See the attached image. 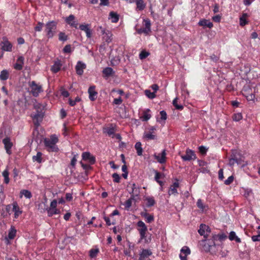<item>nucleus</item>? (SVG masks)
Returning <instances> with one entry per match:
<instances>
[{"label":"nucleus","mask_w":260,"mask_h":260,"mask_svg":"<svg viewBox=\"0 0 260 260\" xmlns=\"http://www.w3.org/2000/svg\"><path fill=\"white\" fill-rule=\"evenodd\" d=\"M181 157L184 161H190L196 158L194 152L189 149H187L186 150V154L184 155H181Z\"/></svg>","instance_id":"1a4fd4ad"},{"label":"nucleus","mask_w":260,"mask_h":260,"mask_svg":"<svg viewBox=\"0 0 260 260\" xmlns=\"http://www.w3.org/2000/svg\"><path fill=\"white\" fill-rule=\"evenodd\" d=\"M144 137L147 140H154L155 138V135L152 134V132H149L145 133Z\"/></svg>","instance_id":"a19ab883"},{"label":"nucleus","mask_w":260,"mask_h":260,"mask_svg":"<svg viewBox=\"0 0 260 260\" xmlns=\"http://www.w3.org/2000/svg\"><path fill=\"white\" fill-rule=\"evenodd\" d=\"M137 5V9L139 11L144 10L146 7V4L143 0H135Z\"/></svg>","instance_id":"c85d7f7f"},{"label":"nucleus","mask_w":260,"mask_h":260,"mask_svg":"<svg viewBox=\"0 0 260 260\" xmlns=\"http://www.w3.org/2000/svg\"><path fill=\"white\" fill-rule=\"evenodd\" d=\"M143 216L146 219V221L148 223H151L154 220V217L153 215H149L147 213H144Z\"/></svg>","instance_id":"49530a36"},{"label":"nucleus","mask_w":260,"mask_h":260,"mask_svg":"<svg viewBox=\"0 0 260 260\" xmlns=\"http://www.w3.org/2000/svg\"><path fill=\"white\" fill-rule=\"evenodd\" d=\"M57 22L54 21L48 22L45 25V31L48 38H52L55 35Z\"/></svg>","instance_id":"f03ea898"},{"label":"nucleus","mask_w":260,"mask_h":260,"mask_svg":"<svg viewBox=\"0 0 260 260\" xmlns=\"http://www.w3.org/2000/svg\"><path fill=\"white\" fill-rule=\"evenodd\" d=\"M236 163L239 164L238 160L236 158H231L229 160V165L230 166H233Z\"/></svg>","instance_id":"6e6d98bb"},{"label":"nucleus","mask_w":260,"mask_h":260,"mask_svg":"<svg viewBox=\"0 0 260 260\" xmlns=\"http://www.w3.org/2000/svg\"><path fill=\"white\" fill-rule=\"evenodd\" d=\"M199 149L200 152L203 154H205L207 150V149L205 146H200Z\"/></svg>","instance_id":"e2e57ef3"},{"label":"nucleus","mask_w":260,"mask_h":260,"mask_svg":"<svg viewBox=\"0 0 260 260\" xmlns=\"http://www.w3.org/2000/svg\"><path fill=\"white\" fill-rule=\"evenodd\" d=\"M128 188L129 189V193L132 194L131 197L135 198V197L139 196L140 193V188L135 183L129 184L128 186Z\"/></svg>","instance_id":"9d476101"},{"label":"nucleus","mask_w":260,"mask_h":260,"mask_svg":"<svg viewBox=\"0 0 260 260\" xmlns=\"http://www.w3.org/2000/svg\"><path fill=\"white\" fill-rule=\"evenodd\" d=\"M146 232L147 231H142V232H139L140 234V240L139 242H140L143 240H144V242L145 243H149L150 242L151 240V236H150L149 237H147L146 236Z\"/></svg>","instance_id":"393cba45"},{"label":"nucleus","mask_w":260,"mask_h":260,"mask_svg":"<svg viewBox=\"0 0 260 260\" xmlns=\"http://www.w3.org/2000/svg\"><path fill=\"white\" fill-rule=\"evenodd\" d=\"M160 114L161 115V119L166 120L167 116V113L165 111H161L160 112Z\"/></svg>","instance_id":"69168bd1"},{"label":"nucleus","mask_w":260,"mask_h":260,"mask_svg":"<svg viewBox=\"0 0 260 260\" xmlns=\"http://www.w3.org/2000/svg\"><path fill=\"white\" fill-rule=\"evenodd\" d=\"M58 141V138L55 135H52L50 138L45 139L44 144L49 151L56 152L58 150L56 145Z\"/></svg>","instance_id":"f257e3e1"},{"label":"nucleus","mask_w":260,"mask_h":260,"mask_svg":"<svg viewBox=\"0 0 260 260\" xmlns=\"http://www.w3.org/2000/svg\"><path fill=\"white\" fill-rule=\"evenodd\" d=\"M81 101V99L79 97H76L75 99V100H73L71 99H69V104L70 105V106H74L76 105V104L77 103V102H79Z\"/></svg>","instance_id":"8fccbe9b"},{"label":"nucleus","mask_w":260,"mask_h":260,"mask_svg":"<svg viewBox=\"0 0 260 260\" xmlns=\"http://www.w3.org/2000/svg\"><path fill=\"white\" fill-rule=\"evenodd\" d=\"M198 232L200 235L204 236L205 241L208 236V234L210 233V229L208 225L204 224H201L200 226Z\"/></svg>","instance_id":"0eeeda50"},{"label":"nucleus","mask_w":260,"mask_h":260,"mask_svg":"<svg viewBox=\"0 0 260 260\" xmlns=\"http://www.w3.org/2000/svg\"><path fill=\"white\" fill-rule=\"evenodd\" d=\"M150 110L147 109L143 113V115L142 117V119L143 121H146L148 120L151 117V114H149Z\"/></svg>","instance_id":"4c0bfd02"},{"label":"nucleus","mask_w":260,"mask_h":260,"mask_svg":"<svg viewBox=\"0 0 260 260\" xmlns=\"http://www.w3.org/2000/svg\"><path fill=\"white\" fill-rule=\"evenodd\" d=\"M135 200V198L134 197H131L129 199L126 200L124 204H123L125 208L128 210L130 207L132 206L133 202Z\"/></svg>","instance_id":"c756f323"},{"label":"nucleus","mask_w":260,"mask_h":260,"mask_svg":"<svg viewBox=\"0 0 260 260\" xmlns=\"http://www.w3.org/2000/svg\"><path fill=\"white\" fill-rule=\"evenodd\" d=\"M28 86L30 93L35 97H37L43 91L42 85L37 83L35 81H29Z\"/></svg>","instance_id":"7ed1b4c3"},{"label":"nucleus","mask_w":260,"mask_h":260,"mask_svg":"<svg viewBox=\"0 0 260 260\" xmlns=\"http://www.w3.org/2000/svg\"><path fill=\"white\" fill-rule=\"evenodd\" d=\"M89 26V24H81L79 26V28L85 32L86 37L88 38H90L91 37V31Z\"/></svg>","instance_id":"5701e85b"},{"label":"nucleus","mask_w":260,"mask_h":260,"mask_svg":"<svg viewBox=\"0 0 260 260\" xmlns=\"http://www.w3.org/2000/svg\"><path fill=\"white\" fill-rule=\"evenodd\" d=\"M99 252L98 249H92L89 251V255L91 257H95Z\"/></svg>","instance_id":"09e8293b"},{"label":"nucleus","mask_w":260,"mask_h":260,"mask_svg":"<svg viewBox=\"0 0 260 260\" xmlns=\"http://www.w3.org/2000/svg\"><path fill=\"white\" fill-rule=\"evenodd\" d=\"M80 164L81 165L82 167L83 168L84 170L85 171H88L91 169V167L90 165L87 164H84L82 162H80Z\"/></svg>","instance_id":"0e129e2a"},{"label":"nucleus","mask_w":260,"mask_h":260,"mask_svg":"<svg viewBox=\"0 0 260 260\" xmlns=\"http://www.w3.org/2000/svg\"><path fill=\"white\" fill-rule=\"evenodd\" d=\"M3 142L5 145V148L6 150L7 153L10 154L11 153V149L12 146V143L11 142L10 139L8 138H5L3 139Z\"/></svg>","instance_id":"6ab92c4d"},{"label":"nucleus","mask_w":260,"mask_h":260,"mask_svg":"<svg viewBox=\"0 0 260 260\" xmlns=\"http://www.w3.org/2000/svg\"><path fill=\"white\" fill-rule=\"evenodd\" d=\"M152 254L150 249H143L140 253L139 260H146L149 256Z\"/></svg>","instance_id":"a211bd4d"},{"label":"nucleus","mask_w":260,"mask_h":260,"mask_svg":"<svg viewBox=\"0 0 260 260\" xmlns=\"http://www.w3.org/2000/svg\"><path fill=\"white\" fill-rule=\"evenodd\" d=\"M197 205L198 206V207L202 210V211H204L205 209V205L204 204V203H203L202 202V200L201 199H198V201H197Z\"/></svg>","instance_id":"a18cd8bd"},{"label":"nucleus","mask_w":260,"mask_h":260,"mask_svg":"<svg viewBox=\"0 0 260 260\" xmlns=\"http://www.w3.org/2000/svg\"><path fill=\"white\" fill-rule=\"evenodd\" d=\"M6 210L7 212L10 214L11 211H12V204H9L6 206Z\"/></svg>","instance_id":"338daca9"},{"label":"nucleus","mask_w":260,"mask_h":260,"mask_svg":"<svg viewBox=\"0 0 260 260\" xmlns=\"http://www.w3.org/2000/svg\"><path fill=\"white\" fill-rule=\"evenodd\" d=\"M226 238V236L224 234L215 235L213 236L214 240H217L218 239L220 241H222Z\"/></svg>","instance_id":"c03bdc74"},{"label":"nucleus","mask_w":260,"mask_h":260,"mask_svg":"<svg viewBox=\"0 0 260 260\" xmlns=\"http://www.w3.org/2000/svg\"><path fill=\"white\" fill-rule=\"evenodd\" d=\"M178 98H176L173 101V105L175 107V108L177 110H181L183 109V106L181 105L178 104Z\"/></svg>","instance_id":"37998d69"},{"label":"nucleus","mask_w":260,"mask_h":260,"mask_svg":"<svg viewBox=\"0 0 260 260\" xmlns=\"http://www.w3.org/2000/svg\"><path fill=\"white\" fill-rule=\"evenodd\" d=\"M166 152L165 150H164L160 153L154 154V157L160 164H164L166 162Z\"/></svg>","instance_id":"2eb2a0df"},{"label":"nucleus","mask_w":260,"mask_h":260,"mask_svg":"<svg viewBox=\"0 0 260 260\" xmlns=\"http://www.w3.org/2000/svg\"><path fill=\"white\" fill-rule=\"evenodd\" d=\"M141 142H137L135 144V147L137 150L138 155L141 156L142 155L143 149L142 148Z\"/></svg>","instance_id":"72a5a7b5"},{"label":"nucleus","mask_w":260,"mask_h":260,"mask_svg":"<svg viewBox=\"0 0 260 260\" xmlns=\"http://www.w3.org/2000/svg\"><path fill=\"white\" fill-rule=\"evenodd\" d=\"M57 201L53 200L50 203V206L45 209L47 212L49 217H51L55 214H59L60 213L59 209L57 208Z\"/></svg>","instance_id":"39448f33"},{"label":"nucleus","mask_w":260,"mask_h":260,"mask_svg":"<svg viewBox=\"0 0 260 260\" xmlns=\"http://www.w3.org/2000/svg\"><path fill=\"white\" fill-rule=\"evenodd\" d=\"M62 66L60 60H57L54 61L53 65L51 67V70L52 72L56 73H57Z\"/></svg>","instance_id":"b1692460"},{"label":"nucleus","mask_w":260,"mask_h":260,"mask_svg":"<svg viewBox=\"0 0 260 260\" xmlns=\"http://www.w3.org/2000/svg\"><path fill=\"white\" fill-rule=\"evenodd\" d=\"M233 120L235 121H238L242 119V115L240 113L235 114L233 116Z\"/></svg>","instance_id":"603ef678"},{"label":"nucleus","mask_w":260,"mask_h":260,"mask_svg":"<svg viewBox=\"0 0 260 260\" xmlns=\"http://www.w3.org/2000/svg\"><path fill=\"white\" fill-rule=\"evenodd\" d=\"M229 238L231 241L235 240L237 243L241 242V239L236 236L235 232L233 231L230 232Z\"/></svg>","instance_id":"473e14b6"},{"label":"nucleus","mask_w":260,"mask_h":260,"mask_svg":"<svg viewBox=\"0 0 260 260\" xmlns=\"http://www.w3.org/2000/svg\"><path fill=\"white\" fill-rule=\"evenodd\" d=\"M198 24L200 26H202L203 27H207L209 28H212L213 25V23L211 22H210L209 20H206V19L201 20L199 22Z\"/></svg>","instance_id":"bb28decb"},{"label":"nucleus","mask_w":260,"mask_h":260,"mask_svg":"<svg viewBox=\"0 0 260 260\" xmlns=\"http://www.w3.org/2000/svg\"><path fill=\"white\" fill-rule=\"evenodd\" d=\"M2 49L4 51H11L12 48V44L8 40L6 37L3 38V41L1 43Z\"/></svg>","instance_id":"6e6552de"},{"label":"nucleus","mask_w":260,"mask_h":260,"mask_svg":"<svg viewBox=\"0 0 260 260\" xmlns=\"http://www.w3.org/2000/svg\"><path fill=\"white\" fill-rule=\"evenodd\" d=\"M82 159L88 161L90 165H93L95 162V158L88 152H84L82 154Z\"/></svg>","instance_id":"f8f14e48"},{"label":"nucleus","mask_w":260,"mask_h":260,"mask_svg":"<svg viewBox=\"0 0 260 260\" xmlns=\"http://www.w3.org/2000/svg\"><path fill=\"white\" fill-rule=\"evenodd\" d=\"M112 177L113 178V181L114 182L119 183L120 182V177L117 173H114L112 175Z\"/></svg>","instance_id":"5fc2aeb1"},{"label":"nucleus","mask_w":260,"mask_h":260,"mask_svg":"<svg viewBox=\"0 0 260 260\" xmlns=\"http://www.w3.org/2000/svg\"><path fill=\"white\" fill-rule=\"evenodd\" d=\"M9 73L7 70H4L1 71L0 74V79L2 80H6L8 79Z\"/></svg>","instance_id":"c9c22d12"},{"label":"nucleus","mask_w":260,"mask_h":260,"mask_svg":"<svg viewBox=\"0 0 260 260\" xmlns=\"http://www.w3.org/2000/svg\"><path fill=\"white\" fill-rule=\"evenodd\" d=\"M22 196H24L27 199H30L32 197L30 191L26 189L22 190L20 191V198H22Z\"/></svg>","instance_id":"e433bc0d"},{"label":"nucleus","mask_w":260,"mask_h":260,"mask_svg":"<svg viewBox=\"0 0 260 260\" xmlns=\"http://www.w3.org/2000/svg\"><path fill=\"white\" fill-rule=\"evenodd\" d=\"M3 177H4V182L6 184H8L10 180L9 178V173L8 170L6 169L2 173Z\"/></svg>","instance_id":"58836bf2"},{"label":"nucleus","mask_w":260,"mask_h":260,"mask_svg":"<svg viewBox=\"0 0 260 260\" xmlns=\"http://www.w3.org/2000/svg\"><path fill=\"white\" fill-rule=\"evenodd\" d=\"M248 17L247 13H243L240 18V25L242 26L245 25L247 23L246 18Z\"/></svg>","instance_id":"7c9ffc66"},{"label":"nucleus","mask_w":260,"mask_h":260,"mask_svg":"<svg viewBox=\"0 0 260 260\" xmlns=\"http://www.w3.org/2000/svg\"><path fill=\"white\" fill-rule=\"evenodd\" d=\"M145 201H146V206L147 207H151L153 206L155 203V200L153 197H148L145 198Z\"/></svg>","instance_id":"f704fd0d"},{"label":"nucleus","mask_w":260,"mask_h":260,"mask_svg":"<svg viewBox=\"0 0 260 260\" xmlns=\"http://www.w3.org/2000/svg\"><path fill=\"white\" fill-rule=\"evenodd\" d=\"M109 19L111 20L113 23H116L119 20V15L114 12H111L109 14Z\"/></svg>","instance_id":"cd10ccee"},{"label":"nucleus","mask_w":260,"mask_h":260,"mask_svg":"<svg viewBox=\"0 0 260 260\" xmlns=\"http://www.w3.org/2000/svg\"><path fill=\"white\" fill-rule=\"evenodd\" d=\"M32 160L34 161H37L39 163L41 162L42 161V153L40 152H37L36 155L33 156Z\"/></svg>","instance_id":"ea45409f"},{"label":"nucleus","mask_w":260,"mask_h":260,"mask_svg":"<svg viewBox=\"0 0 260 260\" xmlns=\"http://www.w3.org/2000/svg\"><path fill=\"white\" fill-rule=\"evenodd\" d=\"M234 180V177L233 176H231L228 177V178L225 180L224 183L226 185L230 184Z\"/></svg>","instance_id":"bf43d9fd"},{"label":"nucleus","mask_w":260,"mask_h":260,"mask_svg":"<svg viewBox=\"0 0 260 260\" xmlns=\"http://www.w3.org/2000/svg\"><path fill=\"white\" fill-rule=\"evenodd\" d=\"M251 239L254 242L260 241V232L257 235L252 236Z\"/></svg>","instance_id":"052dcab7"},{"label":"nucleus","mask_w":260,"mask_h":260,"mask_svg":"<svg viewBox=\"0 0 260 260\" xmlns=\"http://www.w3.org/2000/svg\"><path fill=\"white\" fill-rule=\"evenodd\" d=\"M246 98L248 101H254L255 99V95L252 93H250L247 95H246Z\"/></svg>","instance_id":"13d9d810"},{"label":"nucleus","mask_w":260,"mask_h":260,"mask_svg":"<svg viewBox=\"0 0 260 260\" xmlns=\"http://www.w3.org/2000/svg\"><path fill=\"white\" fill-rule=\"evenodd\" d=\"M181 253L179 255V257L181 260H187L186 256L190 254V250L187 246H183L181 250Z\"/></svg>","instance_id":"ddd939ff"},{"label":"nucleus","mask_w":260,"mask_h":260,"mask_svg":"<svg viewBox=\"0 0 260 260\" xmlns=\"http://www.w3.org/2000/svg\"><path fill=\"white\" fill-rule=\"evenodd\" d=\"M137 33L139 34H144L148 35L151 32V22L149 19L143 20V27L138 29Z\"/></svg>","instance_id":"423d86ee"},{"label":"nucleus","mask_w":260,"mask_h":260,"mask_svg":"<svg viewBox=\"0 0 260 260\" xmlns=\"http://www.w3.org/2000/svg\"><path fill=\"white\" fill-rule=\"evenodd\" d=\"M41 105L40 104H37L34 106L35 109H37V113L35 114H31V117L32 118L34 123L35 125L39 126L40 122L42 121L44 113L42 111H39L38 109L40 108Z\"/></svg>","instance_id":"20e7f679"},{"label":"nucleus","mask_w":260,"mask_h":260,"mask_svg":"<svg viewBox=\"0 0 260 260\" xmlns=\"http://www.w3.org/2000/svg\"><path fill=\"white\" fill-rule=\"evenodd\" d=\"M149 53L145 51H142L139 54V58L141 59H143L146 58L148 55Z\"/></svg>","instance_id":"864d4df0"},{"label":"nucleus","mask_w":260,"mask_h":260,"mask_svg":"<svg viewBox=\"0 0 260 260\" xmlns=\"http://www.w3.org/2000/svg\"><path fill=\"white\" fill-rule=\"evenodd\" d=\"M24 58L23 56H19L16 61V63L14 65V68L16 70H21L24 64Z\"/></svg>","instance_id":"f3484780"},{"label":"nucleus","mask_w":260,"mask_h":260,"mask_svg":"<svg viewBox=\"0 0 260 260\" xmlns=\"http://www.w3.org/2000/svg\"><path fill=\"white\" fill-rule=\"evenodd\" d=\"M176 180V182H174L173 184L170 186L168 190V194L170 196L171 195L176 196L178 194L177 188L179 186V183L177 179Z\"/></svg>","instance_id":"9b49d317"},{"label":"nucleus","mask_w":260,"mask_h":260,"mask_svg":"<svg viewBox=\"0 0 260 260\" xmlns=\"http://www.w3.org/2000/svg\"><path fill=\"white\" fill-rule=\"evenodd\" d=\"M44 24L42 22H38L37 25L35 27V29L37 31H41L42 29Z\"/></svg>","instance_id":"4d7b16f0"},{"label":"nucleus","mask_w":260,"mask_h":260,"mask_svg":"<svg viewBox=\"0 0 260 260\" xmlns=\"http://www.w3.org/2000/svg\"><path fill=\"white\" fill-rule=\"evenodd\" d=\"M89 93V98L91 101H94L98 94L97 92L95 91V86H92L89 87L88 89Z\"/></svg>","instance_id":"aec40b11"},{"label":"nucleus","mask_w":260,"mask_h":260,"mask_svg":"<svg viewBox=\"0 0 260 260\" xmlns=\"http://www.w3.org/2000/svg\"><path fill=\"white\" fill-rule=\"evenodd\" d=\"M103 35H104V39L107 43H110L112 41V34L109 30L106 31L105 30H102Z\"/></svg>","instance_id":"a878e982"},{"label":"nucleus","mask_w":260,"mask_h":260,"mask_svg":"<svg viewBox=\"0 0 260 260\" xmlns=\"http://www.w3.org/2000/svg\"><path fill=\"white\" fill-rule=\"evenodd\" d=\"M103 77L104 78H108L110 76H112L114 75L115 72L113 70L112 68L110 67H107L103 69Z\"/></svg>","instance_id":"412c9836"},{"label":"nucleus","mask_w":260,"mask_h":260,"mask_svg":"<svg viewBox=\"0 0 260 260\" xmlns=\"http://www.w3.org/2000/svg\"><path fill=\"white\" fill-rule=\"evenodd\" d=\"M12 211L14 212V217L15 218H17L22 213V211L20 209L17 203L16 202L12 203Z\"/></svg>","instance_id":"4be33fe9"},{"label":"nucleus","mask_w":260,"mask_h":260,"mask_svg":"<svg viewBox=\"0 0 260 260\" xmlns=\"http://www.w3.org/2000/svg\"><path fill=\"white\" fill-rule=\"evenodd\" d=\"M66 22L69 24L71 26L77 28L78 22L75 20V17L73 15H70L66 19Z\"/></svg>","instance_id":"dca6fc26"},{"label":"nucleus","mask_w":260,"mask_h":260,"mask_svg":"<svg viewBox=\"0 0 260 260\" xmlns=\"http://www.w3.org/2000/svg\"><path fill=\"white\" fill-rule=\"evenodd\" d=\"M16 230L14 229L13 227H11L9 234H8V237L10 239H13L16 235Z\"/></svg>","instance_id":"79ce46f5"},{"label":"nucleus","mask_w":260,"mask_h":260,"mask_svg":"<svg viewBox=\"0 0 260 260\" xmlns=\"http://www.w3.org/2000/svg\"><path fill=\"white\" fill-rule=\"evenodd\" d=\"M145 94L146 95L149 99H154L156 95L155 94V92H151L150 90H146L145 91Z\"/></svg>","instance_id":"de8ad7c7"},{"label":"nucleus","mask_w":260,"mask_h":260,"mask_svg":"<svg viewBox=\"0 0 260 260\" xmlns=\"http://www.w3.org/2000/svg\"><path fill=\"white\" fill-rule=\"evenodd\" d=\"M63 51L64 53H70L71 52V46L70 45H66L63 49Z\"/></svg>","instance_id":"680f3d73"},{"label":"nucleus","mask_w":260,"mask_h":260,"mask_svg":"<svg viewBox=\"0 0 260 260\" xmlns=\"http://www.w3.org/2000/svg\"><path fill=\"white\" fill-rule=\"evenodd\" d=\"M59 40L61 41H66L68 39V36L64 32H60L59 34Z\"/></svg>","instance_id":"3c124183"},{"label":"nucleus","mask_w":260,"mask_h":260,"mask_svg":"<svg viewBox=\"0 0 260 260\" xmlns=\"http://www.w3.org/2000/svg\"><path fill=\"white\" fill-rule=\"evenodd\" d=\"M122 100L121 98L115 99L114 100V103L116 105H120L122 103Z\"/></svg>","instance_id":"774afa93"},{"label":"nucleus","mask_w":260,"mask_h":260,"mask_svg":"<svg viewBox=\"0 0 260 260\" xmlns=\"http://www.w3.org/2000/svg\"><path fill=\"white\" fill-rule=\"evenodd\" d=\"M137 225L139 228L138 229L139 232L147 231V228L145 223L142 221H139L137 223Z\"/></svg>","instance_id":"2f4dec72"},{"label":"nucleus","mask_w":260,"mask_h":260,"mask_svg":"<svg viewBox=\"0 0 260 260\" xmlns=\"http://www.w3.org/2000/svg\"><path fill=\"white\" fill-rule=\"evenodd\" d=\"M86 67V66L84 63L81 61H78L75 67L76 73L78 75H82L83 74L84 70L85 69Z\"/></svg>","instance_id":"4468645a"}]
</instances>
